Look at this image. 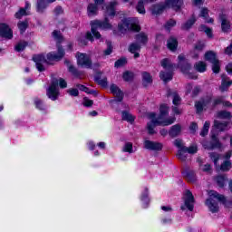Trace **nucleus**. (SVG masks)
Segmentation results:
<instances>
[{
    "mask_svg": "<svg viewBox=\"0 0 232 232\" xmlns=\"http://www.w3.org/2000/svg\"><path fill=\"white\" fill-rule=\"evenodd\" d=\"M122 77H123V81H125V82H130L133 81L135 74L130 71H126L125 72H123Z\"/></svg>",
    "mask_w": 232,
    "mask_h": 232,
    "instance_id": "nucleus-43",
    "label": "nucleus"
},
{
    "mask_svg": "<svg viewBox=\"0 0 232 232\" xmlns=\"http://www.w3.org/2000/svg\"><path fill=\"white\" fill-rule=\"evenodd\" d=\"M115 6H117V2H111L110 5L106 7V15H108L109 17H114Z\"/></svg>",
    "mask_w": 232,
    "mask_h": 232,
    "instance_id": "nucleus-32",
    "label": "nucleus"
},
{
    "mask_svg": "<svg viewBox=\"0 0 232 232\" xmlns=\"http://www.w3.org/2000/svg\"><path fill=\"white\" fill-rule=\"evenodd\" d=\"M142 202H145V208H148V205L150 204V198H148V188H145V193L141 197Z\"/></svg>",
    "mask_w": 232,
    "mask_h": 232,
    "instance_id": "nucleus-58",
    "label": "nucleus"
},
{
    "mask_svg": "<svg viewBox=\"0 0 232 232\" xmlns=\"http://www.w3.org/2000/svg\"><path fill=\"white\" fill-rule=\"evenodd\" d=\"M144 3H153V0H140L136 5V10L138 13L144 15L146 14V8H144Z\"/></svg>",
    "mask_w": 232,
    "mask_h": 232,
    "instance_id": "nucleus-31",
    "label": "nucleus"
},
{
    "mask_svg": "<svg viewBox=\"0 0 232 232\" xmlns=\"http://www.w3.org/2000/svg\"><path fill=\"white\" fill-rule=\"evenodd\" d=\"M212 72L214 73H220V61L212 62Z\"/></svg>",
    "mask_w": 232,
    "mask_h": 232,
    "instance_id": "nucleus-51",
    "label": "nucleus"
},
{
    "mask_svg": "<svg viewBox=\"0 0 232 232\" xmlns=\"http://www.w3.org/2000/svg\"><path fill=\"white\" fill-rule=\"evenodd\" d=\"M57 86L64 89L68 88V83L66 82V80L63 78H60L59 80L57 78H53L51 85L46 90V95L51 101H57V99H59V88H57Z\"/></svg>",
    "mask_w": 232,
    "mask_h": 232,
    "instance_id": "nucleus-4",
    "label": "nucleus"
},
{
    "mask_svg": "<svg viewBox=\"0 0 232 232\" xmlns=\"http://www.w3.org/2000/svg\"><path fill=\"white\" fill-rule=\"evenodd\" d=\"M208 196L217 198V200H218V202H221V204L224 205L225 208H232V198L227 199L226 196L219 194L215 190H210L208 192Z\"/></svg>",
    "mask_w": 232,
    "mask_h": 232,
    "instance_id": "nucleus-12",
    "label": "nucleus"
},
{
    "mask_svg": "<svg viewBox=\"0 0 232 232\" xmlns=\"http://www.w3.org/2000/svg\"><path fill=\"white\" fill-rule=\"evenodd\" d=\"M17 26L20 30V33L24 34L26 32V29L28 28V21L24 20L23 22H19Z\"/></svg>",
    "mask_w": 232,
    "mask_h": 232,
    "instance_id": "nucleus-46",
    "label": "nucleus"
},
{
    "mask_svg": "<svg viewBox=\"0 0 232 232\" xmlns=\"http://www.w3.org/2000/svg\"><path fill=\"white\" fill-rule=\"evenodd\" d=\"M123 151H125L126 153H133V143L131 142L125 143L123 147Z\"/></svg>",
    "mask_w": 232,
    "mask_h": 232,
    "instance_id": "nucleus-55",
    "label": "nucleus"
},
{
    "mask_svg": "<svg viewBox=\"0 0 232 232\" xmlns=\"http://www.w3.org/2000/svg\"><path fill=\"white\" fill-rule=\"evenodd\" d=\"M197 23V18H195V14H192L191 18L186 21L182 25H181V30H184L185 32H188V30H190L192 28L193 24Z\"/></svg>",
    "mask_w": 232,
    "mask_h": 232,
    "instance_id": "nucleus-28",
    "label": "nucleus"
},
{
    "mask_svg": "<svg viewBox=\"0 0 232 232\" xmlns=\"http://www.w3.org/2000/svg\"><path fill=\"white\" fill-rule=\"evenodd\" d=\"M175 24H177V21L170 19L169 20L166 24H165V28H171L173 26H175Z\"/></svg>",
    "mask_w": 232,
    "mask_h": 232,
    "instance_id": "nucleus-63",
    "label": "nucleus"
},
{
    "mask_svg": "<svg viewBox=\"0 0 232 232\" xmlns=\"http://www.w3.org/2000/svg\"><path fill=\"white\" fill-rule=\"evenodd\" d=\"M183 150L187 152V153H190V155H193L195 153H197V151H198V149L197 148V145H192L190 147H183Z\"/></svg>",
    "mask_w": 232,
    "mask_h": 232,
    "instance_id": "nucleus-52",
    "label": "nucleus"
},
{
    "mask_svg": "<svg viewBox=\"0 0 232 232\" xmlns=\"http://www.w3.org/2000/svg\"><path fill=\"white\" fill-rule=\"evenodd\" d=\"M141 77L144 88H148V86H150V84L153 82V78L151 77V74L148 72H143L141 73Z\"/></svg>",
    "mask_w": 232,
    "mask_h": 232,
    "instance_id": "nucleus-26",
    "label": "nucleus"
},
{
    "mask_svg": "<svg viewBox=\"0 0 232 232\" xmlns=\"http://www.w3.org/2000/svg\"><path fill=\"white\" fill-rule=\"evenodd\" d=\"M218 188H224L226 186V181H227V177L226 175H218L215 179Z\"/></svg>",
    "mask_w": 232,
    "mask_h": 232,
    "instance_id": "nucleus-36",
    "label": "nucleus"
},
{
    "mask_svg": "<svg viewBox=\"0 0 232 232\" xmlns=\"http://www.w3.org/2000/svg\"><path fill=\"white\" fill-rule=\"evenodd\" d=\"M0 37L4 39H12L14 37V33L12 29L6 24H0Z\"/></svg>",
    "mask_w": 232,
    "mask_h": 232,
    "instance_id": "nucleus-18",
    "label": "nucleus"
},
{
    "mask_svg": "<svg viewBox=\"0 0 232 232\" xmlns=\"http://www.w3.org/2000/svg\"><path fill=\"white\" fill-rule=\"evenodd\" d=\"M186 150H184V148L179 149L178 150V154L177 157L179 160H181L182 162H186V160L188 159V156L186 155Z\"/></svg>",
    "mask_w": 232,
    "mask_h": 232,
    "instance_id": "nucleus-45",
    "label": "nucleus"
},
{
    "mask_svg": "<svg viewBox=\"0 0 232 232\" xmlns=\"http://www.w3.org/2000/svg\"><path fill=\"white\" fill-rule=\"evenodd\" d=\"M174 146H176V148H179V150H182V148H186V146L182 145L181 140H175Z\"/></svg>",
    "mask_w": 232,
    "mask_h": 232,
    "instance_id": "nucleus-64",
    "label": "nucleus"
},
{
    "mask_svg": "<svg viewBox=\"0 0 232 232\" xmlns=\"http://www.w3.org/2000/svg\"><path fill=\"white\" fill-rule=\"evenodd\" d=\"M228 126L229 121H220L218 120L214 121V128L219 131H227V130H229V128H227Z\"/></svg>",
    "mask_w": 232,
    "mask_h": 232,
    "instance_id": "nucleus-22",
    "label": "nucleus"
},
{
    "mask_svg": "<svg viewBox=\"0 0 232 232\" xmlns=\"http://www.w3.org/2000/svg\"><path fill=\"white\" fill-rule=\"evenodd\" d=\"M126 64H128V60L126 58H121L115 62L114 66L115 68H122Z\"/></svg>",
    "mask_w": 232,
    "mask_h": 232,
    "instance_id": "nucleus-50",
    "label": "nucleus"
},
{
    "mask_svg": "<svg viewBox=\"0 0 232 232\" xmlns=\"http://www.w3.org/2000/svg\"><path fill=\"white\" fill-rule=\"evenodd\" d=\"M211 142L209 145H204L205 150H215V148L220 149L222 148V143L218 140V134L215 132H211Z\"/></svg>",
    "mask_w": 232,
    "mask_h": 232,
    "instance_id": "nucleus-16",
    "label": "nucleus"
},
{
    "mask_svg": "<svg viewBox=\"0 0 232 232\" xmlns=\"http://www.w3.org/2000/svg\"><path fill=\"white\" fill-rule=\"evenodd\" d=\"M169 108L166 104H162L160 107V115L156 119L157 114L155 112H150L149 114V119H151L150 121L147 123V130L149 131V135H155L157 131H155L156 126H171L177 118L171 117L167 120H164V117H168L169 115Z\"/></svg>",
    "mask_w": 232,
    "mask_h": 232,
    "instance_id": "nucleus-1",
    "label": "nucleus"
},
{
    "mask_svg": "<svg viewBox=\"0 0 232 232\" xmlns=\"http://www.w3.org/2000/svg\"><path fill=\"white\" fill-rule=\"evenodd\" d=\"M53 37L55 39L56 43V48H57V53H47V57L49 61H61L64 55H66V53L64 52V48H63V45H61V43L64 41V37L63 36V34L61 31L54 30L53 32Z\"/></svg>",
    "mask_w": 232,
    "mask_h": 232,
    "instance_id": "nucleus-3",
    "label": "nucleus"
},
{
    "mask_svg": "<svg viewBox=\"0 0 232 232\" xmlns=\"http://www.w3.org/2000/svg\"><path fill=\"white\" fill-rule=\"evenodd\" d=\"M99 30H111V24H110V20L105 17L104 21L94 20L91 22V32H87L85 35V39H81L80 44L82 46H86L88 44V41L93 43L94 38L101 39V33Z\"/></svg>",
    "mask_w": 232,
    "mask_h": 232,
    "instance_id": "nucleus-2",
    "label": "nucleus"
},
{
    "mask_svg": "<svg viewBox=\"0 0 232 232\" xmlns=\"http://www.w3.org/2000/svg\"><path fill=\"white\" fill-rule=\"evenodd\" d=\"M167 5H166V2H160L158 4H154L150 6V10L152 14V15H160L162 14H164V10H166Z\"/></svg>",
    "mask_w": 232,
    "mask_h": 232,
    "instance_id": "nucleus-14",
    "label": "nucleus"
},
{
    "mask_svg": "<svg viewBox=\"0 0 232 232\" xmlns=\"http://www.w3.org/2000/svg\"><path fill=\"white\" fill-rule=\"evenodd\" d=\"M217 119H232L230 111H219L216 114Z\"/></svg>",
    "mask_w": 232,
    "mask_h": 232,
    "instance_id": "nucleus-39",
    "label": "nucleus"
},
{
    "mask_svg": "<svg viewBox=\"0 0 232 232\" xmlns=\"http://www.w3.org/2000/svg\"><path fill=\"white\" fill-rule=\"evenodd\" d=\"M93 3H91L87 6V14L89 17H93V15H97L99 13V6H102L104 5V0H93Z\"/></svg>",
    "mask_w": 232,
    "mask_h": 232,
    "instance_id": "nucleus-13",
    "label": "nucleus"
},
{
    "mask_svg": "<svg viewBox=\"0 0 232 232\" xmlns=\"http://www.w3.org/2000/svg\"><path fill=\"white\" fill-rule=\"evenodd\" d=\"M121 118H122V121H127V122H133V121H135V118L133 117V115L128 112V111H123L121 112Z\"/></svg>",
    "mask_w": 232,
    "mask_h": 232,
    "instance_id": "nucleus-41",
    "label": "nucleus"
},
{
    "mask_svg": "<svg viewBox=\"0 0 232 232\" xmlns=\"http://www.w3.org/2000/svg\"><path fill=\"white\" fill-rule=\"evenodd\" d=\"M209 158L211 159L212 162H214L216 169H218V160H220V154L217 152H210Z\"/></svg>",
    "mask_w": 232,
    "mask_h": 232,
    "instance_id": "nucleus-40",
    "label": "nucleus"
},
{
    "mask_svg": "<svg viewBox=\"0 0 232 232\" xmlns=\"http://www.w3.org/2000/svg\"><path fill=\"white\" fill-rule=\"evenodd\" d=\"M144 148L146 150H150V151H161L163 145L160 142L145 140Z\"/></svg>",
    "mask_w": 232,
    "mask_h": 232,
    "instance_id": "nucleus-20",
    "label": "nucleus"
},
{
    "mask_svg": "<svg viewBox=\"0 0 232 232\" xmlns=\"http://www.w3.org/2000/svg\"><path fill=\"white\" fill-rule=\"evenodd\" d=\"M55 0H38L37 2V12H40V14H43L44 12L45 8L50 5V3H53Z\"/></svg>",
    "mask_w": 232,
    "mask_h": 232,
    "instance_id": "nucleus-27",
    "label": "nucleus"
},
{
    "mask_svg": "<svg viewBox=\"0 0 232 232\" xmlns=\"http://www.w3.org/2000/svg\"><path fill=\"white\" fill-rule=\"evenodd\" d=\"M129 52L130 53H135L136 52H140V45L138 43H132L129 46Z\"/></svg>",
    "mask_w": 232,
    "mask_h": 232,
    "instance_id": "nucleus-47",
    "label": "nucleus"
},
{
    "mask_svg": "<svg viewBox=\"0 0 232 232\" xmlns=\"http://www.w3.org/2000/svg\"><path fill=\"white\" fill-rule=\"evenodd\" d=\"M219 21L221 22V30L224 34H227L231 29V23L227 20V14L221 13L219 14Z\"/></svg>",
    "mask_w": 232,
    "mask_h": 232,
    "instance_id": "nucleus-19",
    "label": "nucleus"
},
{
    "mask_svg": "<svg viewBox=\"0 0 232 232\" xmlns=\"http://www.w3.org/2000/svg\"><path fill=\"white\" fill-rule=\"evenodd\" d=\"M77 65L92 70V58L87 53H77Z\"/></svg>",
    "mask_w": 232,
    "mask_h": 232,
    "instance_id": "nucleus-9",
    "label": "nucleus"
},
{
    "mask_svg": "<svg viewBox=\"0 0 232 232\" xmlns=\"http://www.w3.org/2000/svg\"><path fill=\"white\" fill-rule=\"evenodd\" d=\"M182 99L180 98V96L179 95V93L177 92H173V100L172 102L174 104V106H179L180 105Z\"/></svg>",
    "mask_w": 232,
    "mask_h": 232,
    "instance_id": "nucleus-54",
    "label": "nucleus"
},
{
    "mask_svg": "<svg viewBox=\"0 0 232 232\" xmlns=\"http://www.w3.org/2000/svg\"><path fill=\"white\" fill-rule=\"evenodd\" d=\"M135 39L138 43L141 44H148V34L146 33H140L135 35Z\"/></svg>",
    "mask_w": 232,
    "mask_h": 232,
    "instance_id": "nucleus-35",
    "label": "nucleus"
},
{
    "mask_svg": "<svg viewBox=\"0 0 232 232\" xmlns=\"http://www.w3.org/2000/svg\"><path fill=\"white\" fill-rule=\"evenodd\" d=\"M199 32H205V34L209 37L210 39L213 37V30L205 24H201L199 26Z\"/></svg>",
    "mask_w": 232,
    "mask_h": 232,
    "instance_id": "nucleus-42",
    "label": "nucleus"
},
{
    "mask_svg": "<svg viewBox=\"0 0 232 232\" xmlns=\"http://www.w3.org/2000/svg\"><path fill=\"white\" fill-rule=\"evenodd\" d=\"M209 126H210L209 121H206L200 132L201 137H206V135H208L209 131Z\"/></svg>",
    "mask_w": 232,
    "mask_h": 232,
    "instance_id": "nucleus-53",
    "label": "nucleus"
},
{
    "mask_svg": "<svg viewBox=\"0 0 232 232\" xmlns=\"http://www.w3.org/2000/svg\"><path fill=\"white\" fill-rule=\"evenodd\" d=\"M182 175L188 180V182H197V176L195 175V171L185 169L182 172Z\"/></svg>",
    "mask_w": 232,
    "mask_h": 232,
    "instance_id": "nucleus-29",
    "label": "nucleus"
},
{
    "mask_svg": "<svg viewBox=\"0 0 232 232\" xmlns=\"http://www.w3.org/2000/svg\"><path fill=\"white\" fill-rule=\"evenodd\" d=\"M232 164L231 161L229 160H225L220 166L218 165V169H217V170L218 171L220 169V171H229V169H231Z\"/></svg>",
    "mask_w": 232,
    "mask_h": 232,
    "instance_id": "nucleus-38",
    "label": "nucleus"
},
{
    "mask_svg": "<svg viewBox=\"0 0 232 232\" xmlns=\"http://www.w3.org/2000/svg\"><path fill=\"white\" fill-rule=\"evenodd\" d=\"M204 102H202V100L201 101H199V102H196V103H195V108H196V110H197V112L198 113H200L201 111H203V110H204Z\"/></svg>",
    "mask_w": 232,
    "mask_h": 232,
    "instance_id": "nucleus-57",
    "label": "nucleus"
},
{
    "mask_svg": "<svg viewBox=\"0 0 232 232\" xmlns=\"http://www.w3.org/2000/svg\"><path fill=\"white\" fill-rule=\"evenodd\" d=\"M212 100H213V96L208 95L204 99H202L201 101L203 102L204 106H208V104H209V102H211Z\"/></svg>",
    "mask_w": 232,
    "mask_h": 232,
    "instance_id": "nucleus-62",
    "label": "nucleus"
},
{
    "mask_svg": "<svg viewBox=\"0 0 232 232\" xmlns=\"http://www.w3.org/2000/svg\"><path fill=\"white\" fill-rule=\"evenodd\" d=\"M28 46L27 42H20L14 46L15 52H23Z\"/></svg>",
    "mask_w": 232,
    "mask_h": 232,
    "instance_id": "nucleus-49",
    "label": "nucleus"
},
{
    "mask_svg": "<svg viewBox=\"0 0 232 232\" xmlns=\"http://www.w3.org/2000/svg\"><path fill=\"white\" fill-rule=\"evenodd\" d=\"M67 92L72 96V97H78L79 96V90L77 89H69Z\"/></svg>",
    "mask_w": 232,
    "mask_h": 232,
    "instance_id": "nucleus-60",
    "label": "nucleus"
},
{
    "mask_svg": "<svg viewBox=\"0 0 232 232\" xmlns=\"http://www.w3.org/2000/svg\"><path fill=\"white\" fill-rule=\"evenodd\" d=\"M33 61L35 63L36 69L38 72H44L46 68H44V64H52V61H57V60H49L48 56L47 59L44 56V54H35L33 56Z\"/></svg>",
    "mask_w": 232,
    "mask_h": 232,
    "instance_id": "nucleus-8",
    "label": "nucleus"
},
{
    "mask_svg": "<svg viewBox=\"0 0 232 232\" xmlns=\"http://www.w3.org/2000/svg\"><path fill=\"white\" fill-rule=\"evenodd\" d=\"M200 92H202V89L200 88V86L198 85L195 86L194 89L192 90L191 97L193 98L198 97Z\"/></svg>",
    "mask_w": 232,
    "mask_h": 232,
    "instance_id": "nucleus-59",
    "label": "nucleus"
},
{
    "mask_svg": "<svg viewBox=\"0 0 232 232\" xmlns=\"http://www.w3.org/2000/svg\"><path fill=\"white\" fill-rule=\"evenodd\" d=\"M64 64L67 65L69 73H72V75H73V77H77L78 79H81V77H82V75L84 74V72L82 71H79L78 69H76V67L73 66V64H72L70 60L65 59Z\"/></svg>",
    "mask_w": 232,
    "mask_h": 232,
    "instance_id": "nucleus-17",
    "label": "nucleus"
},
{
    "mask_svg": "<svg viewBox=\"0 0 232 232\" xmlns=\"http://www.w3.org/2000/svg\"><path fill=\"white\" fill-rule=\"evenodd\" d=\"M107 49L103 51L104 55H111L113 53V45L111 44V41H106Z\"/></svg>",
    "mask_w": 232,
    "mask_h": 232,
    "instance_id": "nucleus-48",
    "label": "nucleus"
},
{
    "mask_svg": "<svg viewBox=\"0 0 232 232\" xmlns=\"http://www.w3.org/2000/svg\"><path fill=\"white\" fill-rule=\"evenodd\" d=\"M178 68L181 70L182 73H184L188 79H197V75L189 72V70H191V63H189V61L186 59L184 54H179L178 56Z\"/></svg>",
    "mask_w": 232,
    "mask_h": 232,
    "instance_id": "nucleus-7",
    "label": "nucleus"
},
{
    "mask_svg": "<svg viewBox=\"0 0 232 232\" xmlns=\"http://www.w3.org/2000/svg\"><path fill=\"white\" fill-rule=\"evenodd\" d=\"M95 82L100 84V86H102V88H106L108 86V78H103L101 80V74H98L95 77Z\"/></svg>",
    "mask_w": 232,
    "mask_h": 232,
    "instance_id": "nucleus-44",
    "label": "nucleus"
},
{
    "mask_svg": "<svg viewBox=\"0 0 232 232\" xmlns=\"http://www.w3.org/2000/svg\"><path fill=\"white\" fill-rule=\"evenodd\" d=\"M165 5L167 8H171L174 12H180L184 0H165Z\"/></svg>",
    "mask_w": 232,
    "mask_h": 232,
    "instance_id": "nucleus-15",
    "label": "nucleus"
},
{
    "mask_svg": "<svg viewBox=\"0 0 232 232\" xmlns=\"http://www.w3.org/2000/svg\"><path fill=\"white\" fill-rule=\"evenodd\" d=\"M194 68H195L196 72H199V73H204V72H206V70L208 68V65L204 62H197L194 64Z\"/></svg>",
    "mask_w": 232,
    "mask_h": 232,
    "instance_id": "nucleus-37",
    "label": "nucleus"
},
{
    "mask_svg": "<svg viewBox=\"0 0 232 232\" xmlns=\"http://www.w3.org/2000/svg\"><path fill=\"white\" fill-rule=\"evenodd\" d=\"M213 197L206 200V204L208 205L211 213H218V203L213 199Z\"/></svg>",
    "mask_w": 232,
    "mask_h": 232,
    "instance_id": "nucleus-25",
    "label": "nucleus"
},
{
    "mask_svg": "<svg viewBox=\"0 0 232 232\" xmlns=\"http://www.w3.org/2000/svg\"><path fill=\"white\" fill-rule=\"evenodd\" d=\"M34 104L38 110H44V105L43 104V101L36 99L34 101Z\"/></svg>",
    "mask_w": 232,
    "mask_h": 232,
    "instance_id": "nucleus-61",
    "label": "nucleus"
},
{
    "mask_svg": "<svg viewBox=\"0 0 232 232\" xmlns=\"http://www.w3.org/2000/svg\"><path fill=\"white\" fill-rule=\"evenodd\" d=\"M160 64L162 68L168 70V72H166L161 71L160 77L164 82H169V81L173 79V69L175 68V64L172 63L171 61L168 58L161 60Z\"/></svg>",
    "mask_w": 232,
    "mask_h": 232,
    "instance_id": "nucleus-6",
    "label": "nucleus"
},
{
    "mask_svg": "<svg viewBox=\"0 0 232 232\" xmlns=\"http://www.w3.org/2000/svg\"><path fill=\"white\" fill-rule=\"evenodd\" d=\"M118 30L121 34H126V32H140V25L139 20L136 18H123L118 24Z\"/></svg>",
    "mask_w": 232,
    "mask_h": 232,
    "instance_id": "nucleus-5",
    "label": "nucleus"
},
{
    "mask_svg": "<svg viewBox=\"0 0 232 232\" xmlns=\"http://www.w3.org/2000/svg\"><path fill=\"white\" fill-rule=\"evenodd\" d=\"M221 79H222V82H221V86L219 87V90L221 92H227V88L231 86L232 81L229 80V77H227V74H222Z\"/></svg>",
    "mask_w": 232,
    "mask_h": 232,
    "instance_id": "nucleus-21",
    "label": "nucleus"
},
{
    "mask_svg": "<svg viewBox=\"0 0 232 232\" xmlns=\"http://www.w3.org/2000/svg\"><path fill=\"white\" fill-rule=\"evenodd\" d=\"M76 87L81 91L84 92L85 93H88L89 95H94V97H97L98 93L95 90H90V88L86 87L82 84H77Z\"/></svg>",
    "mask_w": 232,
    "mask_h": 232,
    "instance_id": "nucleus-33",
    "label": "nucleus"
},
{
    "mask_svg": "<svg viewBox=\"0 0 232 232\" xmlns=\"http://www.w3.org/2000/svg\"><path fill=\"white\" fill-rule=\"evenodd\" d=\"M198 17H203L206 23H209L211 24H213V23L215 22L213 18H209V9H208V7L201 8Z\"/></svg>",
    "mask_w": 232,
    "mask_h": 232,
    "instance_id": "nucleus-24",
    "label": "nucleus"
},
{
    "mask_svg": "<svg viewBox=\"0 0 232 232\" xmlns=\"http://www.w3.org/2000/svg\"><path fill=\"white\" fill-rule=\"evenodd\" d=\"M24 15H28V13H26L25 9L22 7L19 9L18 12L15 13L14 17L16 19H21V17H23Z\"/></svg>",
    "mask_w": 232,
    "mask_h": 232,
    "instance_id": "nucleus-56",
    "label": "nucleus"
},
{
    "mask_svg": "<svg viewBox=\"0 0 232 232\" xmlns=\"http://www.w3.org/2000/svg\"><path fill=\"white\" fill-rule=\"evenodd\" d=\"M179 46V41L174 36H170L167 41V48L170 50V52H177V48Z\"/></svg>",
    "mask_w": 232,
    "mask_h": 232,
    "instance_id": "nucleus-23",
    "label": "nucleus"
},
{
    "mask_svg": "<svg viewBox=\"0 0 232 232\" xmlns=\"http://www.w3.org/2000/svg\"><path fill=\"white\" fill-rule=\"evenodd\" d=\"M205 61H208V63H216V61H218L217 59V53L213 51H208L205 53Z\"/></svg>",
    "mask_w": 232,
    "mask_h": 232,
    "instance_id": "nucleus-34",
    "label": "nucleus"
},
{
    "mask_svg": "<svg viewBox=\"0 0 232 232\" xmlns=\"http://www.w3.org/2000/svg\"><path fill=\"white\" fill-rule=\"evenodd\" d=\"M185 206H181L182 211L188 208V211H193L194 204H195V197L190 190H186L185 198H184Z\"/></svg>",
    "mask_w": 232,
    "mask_h": 232,
    "instance_id": "nucleus-11",
    "label": "nucleus"
},
{
    "mask_svg": "<svg viewBox=\"0 0 232 232\" xmlns=\"http://www.w3.org/2000/svg\"><path fill=\"white\" fill-rule=\"evenodd\" d=\"M110 91L112 93V95L116 96V99L111 100V104H113V102H122L124 100V92L117 86V84L112 83L110 87Z\"/></svg>",
    "mask_w": 232,
    "mask_h": 232,
    "instance_id": "nucleus-10",
    "label": "nucleus"
},
{
    "mask_svg": "<svg viewBox=\"0 0 232 232\" xmlns=\"http://www.w3.org/2000/svg\"><path fill=\"white\" fill-rule=\"evenodd\" d=\"M180 131H182V127L180 124H176L170 128L169 135L174 139L175 137H179V135H180Z\"/></svg>",
    "mask_w": 232,
    "mask_h": 232,
    "instance_id": "nucleus-30",
    "label": "nucleus"
}]
</instances>
